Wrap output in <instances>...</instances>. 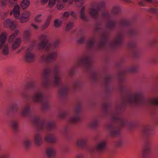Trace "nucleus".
Wrapping results in <instances>:
<instances>
[{
	"mask_svg": "<svg viewBox=\"0 0 158 158\" xmlns=\"http://www.w3.org/2000/svg\"><path fill=\"white\" fill-rule=\"evenodd\" d=\"M124 102L130 105L141 104L144 101L142 94L136 92L128 95L123 99Z\"/></svg>",
	"mask_w": 158,
	"mask_h": 158,
	"instance_id": "obj_1",
	"label": "nucleus"
},
{
	"mask_svg": "<svg viewBox=\"0 0 158 158\" xmlns=\"http://www.w3.org/2000/svg\"><path fill=\"white\" fill-rule=\"evenodd\" d=\"M33 124L36 126L39 130H42L45 128L49 130L54 128L56 127L55 124L53 122L46 123L45 121H40L39 118L35 117L33 120Z\"/></svg>",
	"mask_w": 158,
	"mask_h": 158,
	"instance_id": "obj_2",
	"label": "nucleus"
},
{
	"mask_svg": "<svg viewBox=\"0 0 158 158\" xmlns=\"http://www.w3.org/2000/svg\"><path fill=\"white\" fill-rule=\"evenodd\" d=\"M48 37L46 35H42L40 37V40L41 41L39 44L38 48L41 50L45 49L46 51L49 50L51 47V44L48 41Z\"/></svg>",
	"mask_w": 158,
	"mask_h": 158,
	"instance_id": "obj_3",
	"label": "nucleus"
},
{
	"mask_svg": "<svg viewBox=\"0 0 158 158\" xmlns=\"http://www.w3.org/2000/svg\"><path fill=\"white\" fill-rule=\"evenodd\" d=\"M57 56V53L53 52L49 53L47 55H43L40 58V60L42 62H51L55 60Z\"/></svg>",
	"mask_w": 158,
	"mask_h": 158,
	"instance_id": "obj_4",
	"label": "nucleus"
},
{
	"mask_svg": "<svg viewBox=\"0 0 158 158\" xmlns=\"http://www.w3.org/2000/svg\"><path fill=\"white\" fill-rule=\"evenodd\" d=\"M80 110V106L79 105L77 106L74 109L73 116L70 118V123H75L80 120V118L79 115Z\"/></svg>",
	"mask_w": 158,
	"mask_h": 158,
	"instance_id": "obj_5",
	"label": "nucleus"
},
{
	"mask_svg": "<svg viewBox=\"0 0 158 158\" xmlns=\"http://www.w3.org/2000/svg\"><path fill=\"white\" fill-rule=\"evenodd\" d=\"M51 71L50 68L48 67H47L44 69L43 73V80L42 84V85L44 87H47L50 84L49 82L47 79L48 77V74L51 72Z\"/></svg>",
	"mask_w": 158,
	"mask_h": 158,
	"instance_id": "obj_6",
	"label": "nucleus"
},
{
	"mask_svg": "<svg viewBox=\"0 0 158 158\" xmlns=\"http://www.w3.org/2000/svg\"><path fill=\"white\" fill-rule=\"evenodd\" d=\"M105 3L104 2H101L99 4L97 8H93L90 9L89 13L90 15L94 18L97 16L98 12L100 10L101 7H103L105 6Z\"/></svg>",
	"mask_w": 158,
	"mask_h": 158,
	"instance_id": "obj_7",
	"label": "nucleus"
},
{
	"mask_svg": "<svg viewBox=\"0 0 158 158\" xmlns=\"http://www.w3.org/2000/svg\"><path fill=\"white\" fill-rule=\"evenodd\" d=\"M30 48H28L24 57V60L27 63H32L35 61V56L32 52H30Z\"/></svg>",
	"mask_w": 158,
	"mask_h": 158,
	"instance_id": "obj_8",
	"label": "nucleus"
},
{
	"mask_svg": "<svg viewBox=\"0 0 158 158\" xmlns=\"http://www.w3.org/2000/svg\"><path fill=\"white\" fill-rule=\"evenodd\" d=\"M106 144L105 141H102L98 143L95 147V150L98 153L103 152L106 149Z\"/></svg>",
	"mask_w": 158,
	"mask_h": 158,
	"instance_id": "obj_9",
	"label": "nucleus"
},
{
	"mask_svg": "<svg viewBox=\"0 0 158 158\" xmlns=\"http://www.w3.org/2000/svg\"><path fill=\"white\" fill-rule=\"evenodd\" d=\"M59 69V67L56 66L53 71L54 74V83L56 85H58L60 83L62 78L61 77L58 73Z\"/></svg>",
	"mask_w": 158,
	"mask_h": 158,
	"instance_id": "obj_10",
	"label": "nucleus"
},
{
	"mask_svg": "<svg viewBox=\"0 0 158 158\" xmlns=\"http://www.w3.org/2000/svg\"><path fill=\"white\" fill-rule=\"evenodd\" d=\"M106 129L111 136H118L120 133V131L118 130H116L114 127L111 124L107 125L106 127Z\"/></svg>",
	"mask_w": 158,
	"mask_h": 158,
	"instance_id": "obj_11",
	"label": "nucleus"
},
{
	"mask_svg": "<svg viewBox=\"0 0 158 158\" xmlns=\"http://www.w3.org/2000/svg\"><path fill=\"white\" fill-rule=\"evenodd\" d=\"M43 94L40 91H37L32 97V100L34 102H41L43 99Z\"/></svg>",
	"mask_w": 158,
	"mask_h": 158,
	"instance_id": "obj_12",
	"label": "nucleus"
},
{
	"mask_svg": "<svg viewBox=\"0 0 158 158\" xmlns=\"http://www.w3.org/2000/svg\"><path fill=\"white\" fill-rule=\"evenodd\" d=\"M34 142L37 147H39L43 143V137L39 133H36L34 135Z\"/></svg>",
	"mask_w": 158,
	"mask_h": 158,
	"instance_id": "obj_13",
	"label": "nucleus"
},
{
	"mask_svg": "<svg viewBox=\"0 0 158 158\" xmlns=\"http://www.w3.org/2000/svg\"><path fill=\"white\" fill-rule=\"evenodd\" d=\"M112 119L113 121L117 122L121 127H124L127 123V120L121 118L117 116L115 117H113Z\"/></svg>",
	"mask_w": 158,
	"mask_h": 158,
	"instance_id": "obj_14",
	"label": "nucleus"
},
{
	"mask_svg": "<svg viewBox=\"0 0 158 158\" xmlns=\"http://www.w3.org/2000/svg\"><path fill=\"white\" fill-rule=\"evenodd\" d=\"M4 26L6 27H10L12 30H14L16 27V25L14 24L13 22L9 19H6L3 23Z\"/></svg>",
	"mask_w": 158,
	"mask_h": 158,
	"instance_id": "obj_15",
	"label": "nucleus"
},
{
	"mask_svg": "<svg viewBox=\"0 0 158 158\" xmlns=\"http://www.w3.org/2000/svg\"><path fill=\"white\" fill-rule=\"evenodd\" d=\"M44 140L48 143H56L57 139L54 136L52 135H48L44 138Z\"/></svg>",
	"mask_w": 158,
	"mask_h": 158,
	"instance_id": "obj_16",
	"label": "nucleus"
},
{
	"mask_svg": "<svg viewBox=\"0 0 158 158\" xmlns=\"http://www.w3.org/2000/svg\"><path fill=\"white\" fill-rule=\"evenodd\" d=\"M30 15V13L27 11L22 14L20 18V22L23 23L27 21L29 19V17Z\"/></svg>",
	"mask_w": 158,
	"mask_h": 158,
	"instance_id": "obj_17",
	"label": "nucleus"
},
{
	"mask_svg": "<svg viewBox=\"0 0 158 158\" xmlns=\"http://www.w3.org/2000/svg\"><path fill=\"white\" fill-rule=\"evenodd\" d=\"M122 36L118 35L115 39L113 42L111 43L110 46L112 47H115L119 45L122 41Z\"/></svg>",
	"mask_w": 158,
	"mask_h": 158,
	"instance_id": "obj_18",
	"label": "nucleus"
},
{
	"mask_svg": "<svg viewBox=\"0 0 158 158\" xmlns=\"http://www.w3.org/2000/svg\"><path fill=\"white\" fill-rule=\"evenodd\" d=\"M13 11L14 15L16 19H18L20 16L19 6L18 5L15 6L13 9Z\"/></svg>",
	"mask_w": 158,
	"mask_h": 158,
	"instance_id": "obj_19",
	"label": "nucleus"
},
{
	"mask_svg": "<svg viewBox=\"0 0 158 158\" xmlns=\"http://www.w3.org/2000/svg\"><path fill=\"white\" fill-rule=\"evenodd\" d=\"M6 36L5 32H3L0 35V49L6 42Z\"/></svg>",
	"mask_w": 158,
	"mask_h": 158,
	"instance_id": "obj_20",
	"label": "nucleus"
},
{
	"mask_svg": "<svg viewBox=\"0 0 158 158\" xmlns=\"http://www.w3.org/2000/svg\"><path fill=\"white\" fill-rule=\"evenodd\" d=\"M107 38V35L105 34H103L101 37L98 46L100 47H103L105 44Z\"/></svg>",
	"mask_w": 158,
	"mask_h": 158,
	"instance_id": "obj_21",
	"label": "nucleus"
},
{
	"mask_svg": "<svg viewBox=\"0 0 158 158\" xmlns=\"http://www.w3.org/2000/svg\"><path fill=\"white\" fill-rule=\"evenodd\" d=\"M30 3L29 0H23L20 5V7L23 10L27 9Z\"/></svg>",
	"mask_w": 158,
	"mask_h": 158,
	"instance_id": "obj_22",
	"label": "nucleus"
},
{
	"mask_svg": "<svg viewBox=\"0 0 158 158\" xmlns=\"http://www.w3.org/2000/svg\"><path fill=\"white\" fill-rule=\"evenodd\" d=\"M46 154L49 157L54 156L56 154L54 149L52 148H48L46 150Z\"/></svg>",
	"mask_w": 158,
	"mask_h": 158,
	"instance_id": "obj_23",
	"label": "nucleus"
},
{
	"mask_svg": "<svg viewBox=\"0 0 158 158\" xmlns=\"http://www.w3.org/2000/svg\"><path fill=\"white\" fill-rule=\"evenodd\" d=\"M79 64H89L90 63L89 59L88 57H84L79 60Z\"/></svg>",
	"mask_w": 158,
	"mask_h": 158,
	"instance_id": "obj_24",
	"label": "nucleus"
},
{
	"mask_svg": "<svg viewBox=\"0 0 158 158\" xmlns=\"http://www.w3.org/2000/svg\"><path fill=\"white\" fill-rule=\"evenodd\" d=\"M21 43V39L20 38H17L14 41V43L12 44V48L13 50H15L20 46Z\"/></svg>",
	"mask_w": 158,
	"mask_h": 158,
	"instance_id": "obj_25",
	"label": "nucleus"
},
{
	"mask_svg": "<svg viewBox=\"0 0 158 158\" xmlns=\"http://www.w3.org/2000/svg\"><path fill=\"white\" fill-rule=\"evenodd\" d=\"M30 111V108L29 106H26L24 107L22 111L21 115L25 116L27 115Z\"/></svg>",
	"mask_w": 158,
	"mask_h": 158,
	"instance_id": "obj_26",
	"label": "nucleus"
},
{
	"mask_svg": "<svg viewBox=\"0 0 158 158\" xmlns=\"http://www.w3.org/2000/svg\"><path fill=\"white\" fill-rule=\"evenodd\" d=\"M19 32V31L16 30L15 31V33L10 36L9 39V40L10 42L12 43L15 41L16 37L18 34Z\"/></svg>",
	"mask_w": 158,
	"mask_h": 158,
	"instance_id": "obj_27",
	"label": "nucleus"
},
{
	"mask_svg": "<svg viewBox=\"0 0 158 158\" xmlns=\"http://www.w3.org/2000/svg\"><path fill=\"white\" fill-rule=\"evenodd\" d=\"M51 18L52 16L51 15L48 16L45 23L42 27V30H44L48 27L51 20Z\"/></svg>",
	"mask_w": 158,
	"mask_h": 158,
	"instance_id": "obj_28",
	"label": "nucleus"
},
{
	"mask_svg": "<svg viewBox=\"0 0 158 158\" xmlns=\"http://www.w3.org/2000/svg\"><path fill=\"white\" fill-rule=\"evenodd\" d=\"M86 142V140L85 139H81L77 141L76 142V144L77 147H80L85 145Z\"/></svg>",
	"mask_w": 158,
	"mask_h": 158,
	"instance_id": "obj_29",
	"label": "nucleus"
},
{
	"mask_svg": "<svg viewBox=\"0 0 158 158\" xmlns=\"http://www.w3.org/2000/svg\"><path fill=\"white\" fill-rule=\"evenodd\" d=\"M85 7L83 6L81 10L80 18L84 21H87V19L85 16Z\"/></svg>",
	"mask_w": 158,
	"mask_h": 158,
	"instance_id": "obj_30",
	"label": "nucleus"
},
{
	"mask_svg": "<svg viewBox=\"0 0 158 158\" xmlns=\"http://www.w3.org/2000/svg\"><path fill=\"white\" fill-rule=\"evenodd\" d=\"M150 148H147V145H146V146H144L142 154V156L141 158H145L144 157V155L150 152Z\"/></svg>",
	"mask_w": 158,
	"mask_h": 158,
	"instance_id": "obj_31",
	"label": "nucleus"
},
{
	"mask_svg": "<svg viewBox=\"0 0 158 158\" xmlns=\"http://www.w3.org/2000/svg\"><path fill=\"white\" fill-rule=\"evenodd\" d=\"M50 106L49 104L47 102H43L42 105V109L45 110L48 109Z\"/></svg>",
	"mask_w": 158,
	"mask_h": 158,
	"instance_id": "obj_32",
	"label": "nucleus"
},
{
	"mask_svg": "<svg viewBox=\"0 0 158 158\" xmlns=\"http://www.w3.org/2000/svg\"><path fill=\"white\" fill-rule=\"evenodd\" d=\"M31 141L28 139H26L24 142V146L25 148L28 149L31 146Z\"/></svg>",
	"mask_w": 158,
	"mask_h": 158,
	"instance_id": "obj_33",
	"label": "nucleus"
},
{
	"mask_svg": "<svg viewBox=\"0 0 158 158\" xmlns=\"http://www.w3.org/2000/svg\"><path fill=\"white\" fill-rule=\"evenodd\" d=\"M120 10L119 7H114L113 8L112 10V14L116 15L119 13Z\"/></svg>",
	"mask_w": 158,
	"mask_h": 158,
	"instance_id": "obj_34",
	"label": "nucleus"
},
{
	"mask_svg": "<svg viewBox=\"0 0 158 158\" xmlns=\"http://www.w3.org/2000/svg\"><path fill=\"white\" fill-rule=\"evenodd\" d=\"M18 107L16 105H13L12 106L10 110L13 113H16L18 111Z\"/></svg>",
	"mask_w": 158,
	"mask_h": 158,
	"instance_id": "obj_35",
	"label": "nucleus"
},
{
	"mask_svg": "<svg viewBox=\"0 0 158 158\" xmlns=\"http://www.w3.org/2000/svg\"><path fill=\"white\" fill-rule=\"evenodd\" d=\"M150 103L153 105H158V98H152L150 99Z\"/></svg>",
	"mask_w": 158,
	"mask_h": 158,
	"instance_id": "obj_36",
	"label": "nucleus"
},
{
	"mask_svg": "<svg viewBox=\"0 0 158 158\" xmlns=\"http://www.w3.org/2000/svg\"><path fill=\"white\" fill-rule=\"evenodd\" d=\"M31 36V32L28 31L26 30L24 31L23 36L26 39L29 38Z\"/></svg>",
	"mask_w": 158,
	"mask_h": 158,
	"instance_id": "obj_37",
	"label": "nucleus"
},
{
	"mask_svg": "<svg viewBox=\"0 0 158 158\" xmlns=\"http://www.w3.org/2000/svg\"><path fill=\"white\" fill-rule=\"evenodd\" d=\"M98 124V123L97 120L92 122L89 123V126L90 127L94 128L96 127Z\"/></svg>",
	"mask_w": 158,
	"mask_h": 158,
	"instance_id": "obj_38",
	"label": "nucleus"
},
{
	"mask_svg": "<svg viewBox=\"0 0 158 158\" xmlns=\"http://www.w3.org/2000/svg\"><path fill=\"white\" fill-rule=\"evenodd\" d=\"M61 24L60 21L57 19H55L54 21V25L56 28L59 27Z\"/></svg>",
	"mask_w": 158,
	"mask_h": 158,
	"instance_id": "obj_39",
	"label": "nucleus"
},
{
	"mask_svg": "<svg viewBox=\"0 0 158 158\" xmlns=\"http://www.w3.org/2000/svg\"><path fill=\"white\" fill-rule=\"evenodd\" d=\"M150 129L148 127H144L143 129V133L146 135L150 133Z\"/></svg>",
	"mask_w": 158,
	"mask_h": 158,
	"instance_id": "obj_40",
	"label": "nucleus"
},
{
	"mask_svg": "<svg viewBox=\"0 0 158 158\" xmlns=\"http://www.w3.org/2000/svg\"><path fill=\"white\" fill-rule=\"evenodd\" d=\"M115 23L111 20L108 21L107 24V27L108 28H110L113 27Z\"/></svg>",
	"mask_w": 158,
	"mask_h": 158,
	"instance_id": "obj_41",
	"label": "nucleus"
},
{
	"mask_svg": "<svg viewBox=\"0 0 158 158\" xmlns=\"http://www.w3.org/2000/svg\"><path fill=\"white\" fill-rule=\"evenodd\" d=\"M12 127L15 131H16L18 128V125L16 122H13L12 123Z\"/></svg>",
	"mask_w": 158,
	"mask_h": 158,
	"instance_id": "obj_42",
	"label": "nucleus"
},
{
	"mask_svg": "<svg viewBox=\"0 0 158 158\" xmlns=\"http://www.w3.org/2000/svg\"><path fill=\"white\" fill-rule=\"evenodd\" d=\"M95 43V40L94 38L91 39L87 43V46L89 48L92 47Z\"/></svg>",
	"mask_w": 158,
	"mask_h": 158,
	"instance_id": "obj_43",
	"label": "nucleus"
},
{
	"mask_svg": "<svg viewBox=\"0 0 158 158\" xmlns=\"http://www.w3.org/2000/svg\"><path fill=\"white\" fill-rule=\"evenodd\" d=\"M2 52L4 55H7L9 54L8 48L7 46H5L4 47Z\"/></svg>",
	"mask_w": 158,
	"mask_h": 158,
	"instance_id": "obj_44",
	"label": "nucleus"
},
{
	"mask_svg": "<svg viewBox=\"0 0 158 158\" xmlns=\"http://www.w3.org/2000/svg\"><path fill=\"white\" fill-rule=\"evenodd\" d=\"M56 0H49L48 6L50 8H52L55 4Z\"/></svg>",
	"mask_w": 158,
	"mask_h": 158,
	"instance_id": "obj_45",
	"label": "nucleus"
},
{
	"mask_svg": "<svg viewBox=\"0 0 158 158\" xmlns=\"http://www.w3.org/2000/svg\"><path fill=\"white\" fill-rule=\"evenodd\" d=\"M41 16V15H39L35 18V20L36 22L40 23L42 21V19Z\"/></svg>",
	"mask_w": 158,
	"mask_h": 158,
	"instance_id": "obj_46",
	"label": "nucleus"
},
{
	"mask_svg": "<svg viewBox=\"0 0 158 158\" xmlns=\"http://www.w3.org/2000/svg\"><path fill=\"white\" fill-rule=\"evenodd\" d=\"M67 91L68 90L67 89L63 88L61 89L59 91V94L61 96L67 93Z\"/></svg>",
	"mask_w": 158,
	"mask_h": 158,
	"instance_id": "obj_47",
	"label": "nucleus"
},
{
	"mask_svg": "<svg viewBox=\"0 0 158 158\" xmlns=\"http://www.w3.org/2000/svg\"><path fill=\"white\" fill-rule=\"evenodd\" d=\"M67 113L66 112H61L59 114V117L61 119L64 118L67 115Z\"/></svg>",
	"mask_w": 158,
	"mask_h": 158,
	"instance_id": "obj_48",
	"label": "nucleus"
},
{
	"mask_svg": "<svg viewBox=\"0 0 158 158\" xmlns=\"http://www.w3.org/2000/svg\"><path fill=\"white\" fill-rule=\"evenodd\" d=\"M73 26V23L69 22L67 24L66 27L65 29L67 31H68L70 30L72 27Z\"/></svg>",
	"mask_w": 158,
	"mask_h": 158,
	"instance_id": "obj_49",
	"label": "nucleus"
},
{
	"mask_svg": "<svg viewBox=\"0 0 158 158\" xmlns=\"http://www.w3.org/2000/svg\"><path fill=\"white\" fill-rule=\"evenodd\" d=\"M121 24L122 26H126L129 24V23L127 20H123L121 21Z\"/></svg>",
	"mask_w": 158,
	"mask_h": 158,
	"instance_id": "obj_50",
	"label": "nucleus"
},
{
	"mask_svg": "<svg viewBox=\"0 0 158 158\" xmlns=\"http://www.w3.org/2000/svg\"><path fill=\"white\" fill-rule=\"evenodd\" d=\"M137 70V69L135 67H131L129 70V72L131 73H134Z\"/></svg>",
	"mask_w": 158,
	"mask_h": 158,
	"instance_id": "obj_51",
	"label": "nucleus"
},
{
	"mask_svg": "<svg viewBox=\"0 0 158 158\" xmlns=\"http://www.w3.org/2000/svg\"><path fill=\"white\" fill-rule=\"evenodd\" d=\"M35 84L33 83L30 82L27 84V86L28 88H31L35 86Z\"/></svg>",
	"mask_w": 158,
	"mask_h": 158,
	"instance_id": "obj_52",
	"label": "nucleus"
},
{
	"mask_svg": "<svg viewBox=\"0 0 158 158\" xmlns=\"http://www.w3.org/2000/svg\"><path fill=\"white\" fill-rule=\"evenodd\" d=\"M84 38L83 37H81L80 40L78 41V43L80 44H82L84 42Z\"/></svg>",
	"mask_w": 158,
	"mask_h": 158,
	"instance_id": "obj_53",
	"label": "nucleus"
},
{
	"mask_svg": "<svg viewBox=\"0 0 158 158\" xmlns=\"http://www.w3.org/2000/svg\"><path fill=\"white\" fill-rule=\"evenodd\" d=\"M59 43V41H55L54 43L53 44V47L54 48H56L58 45Z\"/></svg>",
	"mask_w": 158,
	"mask_h": 158,
	"instance_id": "obj_54",
	"label": "nucleus"
},
{
	"mask_svg": "<svg viewBox=\"0 0 158 158\" xmlns=\"http://www.w3.org/2000/svg\"><path fill=\"white\" fill-rule=\"evenodd\" d=\"M31 25L35 29H38L39 28L38 26L34 24L31 23Z\"/></svg>",
	"mask_w": 158,
	"mask_h": 158,
	"instance_id": "obj_55",
	"label": "nucleus"
},
{
	"mask_svg": "<svg viewBox=\"0 0 158 158\" xmlns=\"http://www.w3.org/2000/svg\"><path fill=\"white\" fill-rule=\"evenodd\" d=\"M17 0H9L10 4H15L17 3Z\"/></svg>",
	"mask_w": 158,
	"mask_h": 158,
	"instance_id": "obj_56",
	"label": "nucleus"
},
{
	"mask_svg": "<svg viewBox=\"0 0 158 158\" xmlns=\"http://www.w3.org/2000/svg\"><path fill=\"white\" fill-rule=\"evenodd\" d=\"M69 15V14L68 12H64L63 14V16L65 17H68Z\"/></svg>",
	"mask_w": 158,
	"mask_h": 158,
	"instance_id": "obj_57",
	"label": "nucleus"
},
{
	"mask_svg": "<svg viewBox=\"0 0 158 158\" xmlns=\"http://www.w3.org/2000/svg\"><path fill=\"white\" fill-rule=\"evenodd\" d=\"M134 31L133 30H130L128 31V34L129 35H131L134 34Z\"/></svg>",
	"mask_w": 158,
	"mask_h": 158,
	"instance_id": "obj_58",
	"label": "nucleus"
},
{
	"mask_svg": "<svg viewBox=\"0 0 158 158\" xmlns=\"http://www.w3.org/2000/svg\"><path fill=\"white\" fill-rule=\"evenodd\" d=\"M122 144V142L120 141H118L116 143V145L117 146H120Z\"/></svg>",
	"mask_w": 158,
	"mask_h": 158,
	"instance_id": "obj_59",
	"label": "nucleus"
},
{
	"mask_svg": "<svg viewBox=\"0 0 158 158\" xmlns=\"http://www.w3.org/2000/svg\"><path fill=\"white\" fill-rule=\"evenodd\" d=\"M0 158H10V157L8 155H4L1 156Z\"/></svg>",
	"mask_w": 158,
	"mask_h": 158,
	"instance_id": "obj_60",
	"label": "nucleus"
},
{
	"mask_svg": "<svg viewBox=\"0 0 158 158\" xmlns=\"http://www.w3.org/2000/svg\"><path fill=\"white\" fill-rule=\"evenodd\" d=\"M8 0H2V5L5 6L6 4V1Z\"/></svg>",
	"mask_w": 158,
	"mask_h": 158,
	"instance_id": "obj_61",
	"label": "nucleus"
},
{
	"mask_svg": "<svg viewBox=\"0 0 158 158\" xmlns=\"http://www.w3.org/2000/svg\"><path fill=\"white\" fill-rule=\"evenodd\" d=\"M63 6L62 5H57V8L58 9H61L62 8H63Z\"/></svg>",
	"mask_w": 158,
	"mask_h": 158,
	"instance_id": "obj_62",
	"label": "nucleus"
},
{
	"mask_svg": "<svg viewBox=\"0 0 158 158\" xmlns=\"http://www.w3.org/2000/svg\"><path fill=\"white\" fill-rule=\"evenodd\" d=\"M70 14L75 19L76 18V16L74 12H72Z\"/></svg>",
	"mask_w": 158,
	"mask_h": 158,
	"instance_id": "obj_63",
	"label": "nucleus"
},
{
	"mask_svg": "<svg viewBox=\"0 0 158 158\" xmlns=\"http://www.w3.org/2000/svg\"><path fill=\"white\" fill-rule=\"evenodd\" d=\"M146 145H147V148H150L151 144L150 143H145L144 146H146Z\"/></svg>",
	"mask_w": 158,
	"mask_h": 158,
	"instance_id": "obj_64",
	"label": "nucleus"
}]
</instances>
